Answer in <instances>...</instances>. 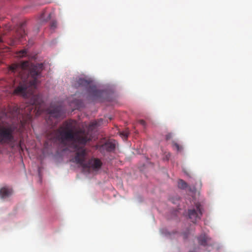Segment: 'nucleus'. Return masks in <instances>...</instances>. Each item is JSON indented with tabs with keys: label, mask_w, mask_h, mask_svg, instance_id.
I'll use <instances>...</instances> for the list:
<instances>
[{
	"label": "nucleus",
	"mask_w": 252,
	"mask_h": 252,
	"mask_svg": "<svg viewBox=\"0 0 252 252\" xmlns=\"http://www.w3.org/2000/svg\"><path fill=\"white\" fill-rule=\"evenodd\" d=\"M98 125L96 121H94L90 124L87 131L81 128L74 129L72 122L66 121L64 123L63 126L53 131V139L64 145H66L67 143L70 142L85 145L92 139V135L89 130H92Z\"/></svg>",
	"instance_id": "obj_1"
},
{
	"label": "nucleus",
	"mask_w": 252,
	"mask_h": 252,
	"mask_svg": "<svg viewBox=\"0 0 252 252\" xmlns=\"http://www.w3.org/2000/svg\"><path fill=\"white\" fill-rule=\"evenodd\" d=\"M43 68L42 63H37L35 65L31 64L29 61H23L20 63L11 64L9 67V70L13 73H17L22 76L23 72H27L29 80H24L23 82H20L19 85L14 89L13 94L14 95H21L24 97H27L29 94L27 93L28 83L29 85L35 88L37 84V78L40 75Z\"/></svg>",
	"instance_id": "obj_2"
},
{
	"label": "nucleus",
	"mask_w": 252,
	"mask_h": 252,
	"mask_svg": "<svg viewBox=\"0 0 252 252\" xmlns=\"http://www.w3.org/2000/svg\"><path fill=\"white\" fill-rule=\"evenodd\" d=\"M26 106L18 107L15 106L12 110L16 115H27L31 117L32 112L33 111L36 115H40L43 111V102L39 94H32L31 98Z\"/></svg>",
	"instance_id": "obj_3"
},
{
	"label": "nucleus",
	"mask_w": 252,
	"mask_h": 252,
	"mask_svg": "<svg viewBox=\"0 0 252 252\" xmlns=\"http://www.w3.org/2000/svg\"><path fill=\"white\" fill-rule=\"evenodd\" d=\"M86 153L85 149L78 151L74 157V161L84 168H88L93 171H98L102 167V162L98 158H92L85 161Z\"/></svg>",
	"instance_id": "obj_4"
},
{
	"label": "nucleus",
	"mask_w": 252,
	"mask_h": 252,
	"mask_svg": "<svg viewBox=\"0 0 252 252\" xmlns=\"http://www.w3.org/2000/svg\"><path fill=\"white\" fill-rule=\"evenodd\" d=\"M15 127L10 124L0 125V144H9L14 141Z\"/></svg>",
	"instance_id": "obj_5"
},
{
	"label": "nucleus",
	"mask_w": 252,
	"mask_h": 252,
	"mask_svg": "<svg viewBox=\"0 0 252 252\" xmlns=\"http://www.w3.org/2000/svg\"><path fill=\"white\" fill-rule=\"evenodd\" d=\"M46 111L49 116L46 119V121L49 125L52 126H55L58 123L57 119L62 117L63 115L62 108L59 106H51L46 110Z\"/></svg>",
	"instance_id": "obj_6"
},
{
	"label": "nucleus",
	"mask_w": 252,
	"mask_h": 252,
	"mask_svg": "<svg viewBox=\"0 0 252 252\" xmlns=\"http://www.w3.org/2000/svg\"><path fill=\"white\" fill-rule=\"evenodd\" d=\"M76 87H85L89 88L88 92L90 95L94 97H98L101 96L102 92L98 90L94 86H91L90 82L83 78H79L75 84Z\"/></svg>",
	"instance_id": "obj_7"
},
{
	"label": "nucleus",
	"mask_w": 252,
	"mask_h": 252,
	"mask_svg": "<svg viewBox=\"0 0 252 252\" xmlns=\"http://www.w3.org/2000/svg\"><path fill=\"white\" fill-rule=\"evenodd\" d=\"M188 215L189 219L193 223L200 220L202 215V208L201 205L198 203H196L195 208L188 210Z\"/></svg>",
	"instance_id": "obj_8"
},
{
	"label": "nucleus",
	"mask_w": 252,
	"mask_h": 252,
	"mask_svg": "<svg viewBox=\"0 0 252 252\" xmlns=\"http://www.w3.org/2000/svg\"><path fill=\"white\" fill-rule=\"evenodd\" d=\"M97 148L102 153L105 152H111L115 150V145L111 142H107L101 145H98Z\"/></svg>",
	"instance_id": "obj_9"
},
{
	"label": "nucleus",
	"mask_w": 252,
	"mask_h": 252,
	"mask_svg": "<svg viewBox=\"0 0 252 252\" xmlns=\"http://www.w3.org/2000/svg\"><path fill=\"white\" fill-rule=\"evenodd\" d=\"M211 238L208 237L205 234H202L198 237V243L202 246H206L211 243Z\"/></svg>",
	"instance_id": "obj_10"
},
{
	"label": "nucleus",
	"mask_w": 252,
	"mask_h": 252,
	"mask_svg": "<svg viewBox=\"0 0 252 252\" xmlns=\"http://www.w3.org/2000/svg\"><path fill=\"white\" fill-rule=\"evenodd\" d=\"M12 194V190L10 188L3 187L0 189V197L4 199L8 197Z\"/></svg>",
	"instance_id": "obj_11"
},
{
	"label": "nucleus",
	"mask_w": 252,
	"mask_h": 252,
	"mask_svg": "<svg viewBox=\"0 0 252 252\" xmlns=\"http://www.w3.org/2000/svg\"><path fill=\"white\" fill-rule=\"evenodd\" d=\"M51 18V13L43 12L41 14L39 18V22L40 24L46 22Z\"/></svg>",
	"instance_id": "obj_12"
},
{
	"label": "nucleus",
	"mask_w": 252,
	"mask_h": 252,
	"mask_svg": "<svg viewBox=\"0 0 252 252\" xmlns=\"http://www.w3.org/2000/svg\"><path fill=\"white\" fill-rule=\"evenodd\" d=\"M178 187L181 189H185L187 188L188 185L184 180L181 179L178 181Z\"/></svg>",
	"instance_id": "obj_13"
},
{
	"label": "nucleus",
	"mask_w": 252,
	"mask_h": 252,
	"mask_svg": "<svg viewBox=\"0 0 252 252\" xmlns=\"http://www.w3.org/2000/svg\"><path fill=\"white\" fill-rule=\"evenodd\" d=\"M27 51L26 50H22L17 53V56L20 58L25 57L27 55Z\"/></svg>",
	"instance_id": "obj_14"
},
{
	"label": "nucleus",
	"mask_w": 252,
	"mask_h": 252,
	"mask_svg": "<svg viewBox=\"0 0 252 252\" xmlns=\"http://www.w3.org/2000/svg\"><path fill=\"white\" fill-rule=\"evenodd\" d=\"M172 146L176 148L177 151H181L183 149L181 146H180L178 143L174 141L172 142Z\"/></svg>",
	"instance_id": "obj_15"
},
{
	"label": "nucleus",
	"mask_w": 252,
	"mask_h": 252,
	"mask_svg": "<svg viewBox=\"0 0 252 252\" xmlns=\"http://www.w3.org/2000/svg\"><path fill=\"white\" fill-rule=\"evenodd\" d=\"M128 134L129 132L127 130L120 132V135L125 138H126L128 137Z\"/></svg>",
	"instance_id": "obj_16"
},
{
	"label": "nucleus",
	"mask_w": 252,
	"mask_h": 252,
	"mask_svg": "<svg viewBox=\"0 0 252 252\" xmlns=\"http://www.w3.org/2000/svg\"><path fill=\"white\" fill-rule=\"evenodd\" d=\"M172 137V134L171 133H169L167 134H166L165 138H166V140H169Z\"/></svg>",
	"instance_id": "obj_17"
},
{
	"label": "nucleus",
	"mask_w": 252,
	"mask_h": 252,
	"mask_svg": "<svg viewBox=\"0 0 252 252\" xmlns=\"http://www.w3.org/2000/svg\"><path fill=\"white\" fill-rule=\"evenodd\" d=\"M57 26V22L55 21H53L51 24V28L53 29H54L56 28Z\"/></svg>",
	"instance_id": "obj_18"
},
{
	"label": "nucleus",
	"mask_w": 252,
	"mask_h": 252,
	"mask_svg": "<svg viewBox=\"0 0 252 252\" xmlns=\"http://www.w3.org/2000/svg\"><path fill=\"white\" fill-rule=\"evenodd\" d=\"M139 123L140 125H141L142 126H145V125H146V122L143 120H141L139 121Z\"/></svg>",
	"instance_id": "obj_19"
},
{
	"label": "nucleus",
	"mask_w": 252,
	"mask_h": 252,
	"mask_svg": "<svg viewBox=\"0 0 252 252\" xmlns=\"http://www.w3.org/2000/svg\"><path fill=\"white\" fill-rule=\"evenodd\" d=\"M25 32L24 30H22V33L21 34V38H23L25 35Z\"/></svg>",
	"instance_id": "obj_20"
},
{
	"label": "nucleus",
	"mask_w": 252,
	"mask_h": 252,
	"mask_svg": "<svg viewBox=\"0 0 252 252\" xmlns=\"http://www.w3.org/2000/svg\"><path fill=\"white\" fill-rule=\"evenodd\" d=\"M170 156H171V154L168 153L166 156V159L167 160L169 159V158L170 157Z\"/></svg>",
	"instance_id": "obj_21"
},
{
	"label": "nucleus",
	"mask_w": 252,
	"mask_h": 252,
	"mask_svg": "<svg viewBox=\"0 0 252 252\" xmlns=\"http://www.w3.org/2000/svg\"><path fill=\"white\" fill-rule=\"evenodd\" d=\"M0 42H1V39H0Z\"/></svg>",
	"instance_id": "obj_22"
}]
</instances>
